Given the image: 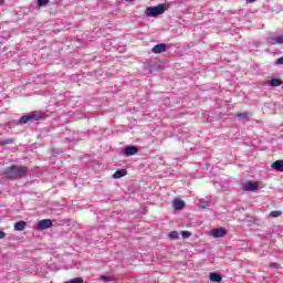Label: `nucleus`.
I'll list each match as a JSON object with an SVG mask.
<instances>
[{
  "mask_svg": "<svg viewBox=\"0 0 283 283\" xmlns=\"http://www.w3.org/2000/svg\"><path fill=\"white\" fill-rule=\"evenodd\" d=\"M259 188L260 186L253 181H247L245 184H243V187H242L243 191H255Z\"/></svg>",
  "mask_w": 283,
  "mask_h": 283,
  "instance_id": "6",
  "label": "nucleus"
},
{
  "mask_svg": "<svg viewBox=\"0 0 283 283\" xmlns=\"http://www.w3.org/2000/svg\"><path fill=\"white\" fill-rule=\"evenodd\" d=\"M268 84L271 87H280V85H282V81L280 78H272L268 82Z\"/></svg>",
  "mask_w": 283,
  "mask_h": 283,
  "instance_id": "13",
  "label": "nucleus"
},
{
  "mask_svg": "<svg viewBox=\"0 0 283 283\" xmlns=\"http://www.w3.org/2000/svg\"><path fill=\"white\" fill-rule=\"evenodd\" d=\"M25 174H28V167L25 166H11L4 171L6 178H10L13 180L18 178H23Z\"/></svg>",
  "mask_w": 283,
  "mask_h": 283,
  "instance_id": "1",
  "label": "nucleus"
},
{
  "mask_svg": "<svg viewBox=\"0 0 283 283\" xmlns=\"http://www.w3.org/2000/svg\"><path fill=\"white\" fill-rule=\"evenodd\" d=\"M169 238H171L172 240H178V232L176 231L170 232Z\"/></svg>",
  "mask_w": 283,
  "mask_h": 283,
  "instance_id": "21",
  "label": "nucleus"
},
{
  "mask_svg": "<svg viewBox=\"0 0 283 283\" xmlns=\"http://www.w3.org/2000/svg\"><path fill=\"white\" fill-rule=\"evenodd\" d=\"M10 142H0V145H8Z\"/></svg>",
  "mask_w": 283,
  "mask_h": 283,
  "instance_id": "28",
  "label": "nucleus"
},
{
  "mask_svg": "<svg viewBox=\"0 0 283 283\" xmlns=\"http://www.w3.org/2000/svg\"><path fill=\"white\" fill-rule=\"evenodd\" d=\"M210 235H212V238H224L227 235V230L224 228H217L211 230Z\"/></svg>",
  "mask_w": 283,
  "mask_h": 283,
  "instance_id": "5",
  "label": "nucleus"
},
{
  "mask_svg": "<svg viewBox=\"0 0 283 283\" xmlns=\"http://www.w3.org/2000/svg\"><path fill=\"white\" fill-rule=\"evenodd\" d=\"M124 154L126 156H136V154H138V148L136 146H128L124 148Z\"/></svg>",
  "mask_w": 283,
  "mask_h": 283,
  "instance_id": "9",
  "label": "nucleus"
},
{
  "mask_svg": "<svg viewBox=\"0 0 283 283\" xmlns=\"http://www.w3.org/2000/svg\"><path fill=\"white\" fill-rule=\"evenodd\" d=\"M269 43H271V45H282V43H283V34L271 36L269 39Z\"/></svg>",
  "mask_w": 283,
  "mask_h": 283,
  "instance_id": "8",
  "label": "nucleus"
},
{
  "mask_svg": "<svg viewBox=\"0 0 283 283\" xmlns=\"http://www.w3.org/2000/svg\"><path fill=\"white\" fill-rule=\"evenodd\" d=\"M2 238H6V232L0 231V240H2Z\"/></svg>",
  "mask_w": 283,
  "mask_h": 283,
  "instance_id": "26",
  "label": "nucleus"
},
{
  "mask_svg": "<svg viewBox=\"0 0 283 283\" xmlns=\"http://www.w3.org/2000/svg\"><path fill=\"white\" fill-rule=\"evenodd\" d=\"M163 52H167V44L159 43L153 48V54H163Z\"/></svg>",
  "mask_w": 283,
  "mask_h": 283,
  "instance_id": "7",
  "label": "nucleus"
},
{
  "mask_svg": "<svg viewBox=\"0 0 283 283\" xmlns=\"http://www.w3.org/2000/svg\"><path fill=\"white\" fill-rule=\"evenodd\" d=\"M52 227V220L50 219H43L38 222V229L40 231H45L46 229H50Z\"/></svg>",
  "mask_w": 283,
  "mask_h": 283,
  "instance_id": "4",
  "label": "nucleus"
},
{
  "mask_svg": "<svg viewBox=\"0 0 283 283\" xmlns=\"http://www.w3.org/2000/svg\"><path fill=\"white\" fill-rule=\"evenodd\" d=\"M4 0H0V6L3 3Z\"/></svg>",
  "mask_w": 283,
  "mask_h": 283,
  "instance_id": "29",
  "label": "nucleus"
},
{
  "mask_svg": "<svg viewBox=\"0 0 283 283\" xmlns=\"http://www.w3.org/2000/svg\"><path fill=\"white\" fill-rule=\"evenodd\" d=\"M182 238H191V233L187 232V231H184L182 232Z\"/></svg>",
  "mask_w": 283,
  "mask_h": 283,
  "instance_id": "23",
  "label": "nucleus"
},
{
  "mask_svg": "<svg viewBox=\"0 0 283 283\" xmlns=\"http://www.w3.org/2000/svg\"><path fill=\"white\" fill-rule=\"evenodd\" d=\"M210 282H222V276L216 272L210 273Z\"/></svg>",
  "mask_w": 283,
  "mask_h": 283,
  "instance_id": "12",
  "label": "nucleus"
},
{
  "mask_svg": "<svg viewBox=\"0 0 283 283\" xmlns=\"http://www.w3.org/2000/svg\"><path fill=\"white\" fill-rule=\"evenodd\" d=\"M101 280L102 282H105V283H116V280L114 279V276H101Z\"/></svg>",
  "mask_w": 283,
  "mask_h": 283,
  "instance_id": "16",
  "label": "nucleus"
},
{
  "mask_svg": "<svg viewBox=\"0 0 283 283\" xmlns=\"http://www.w3.org/2000/svg\"><path fill=\"white\" fill-rule=\"evenodd\" d=\"M167 10H169V4L166 3H161L158 4L157 7H148L145 10V14L146 17H160V14H165V12H167Z\"/></svg>",
  "mask_w": 283,
  "mask_h": 283,
  "instance_id": "2",
  "label": "nucleus"
},
{
  "mask_svg": "<svg viewBox=\"0 0 283 283\" xmlns=\"http://www.w3.org/2000/svg\"><path fill=\"white\" fill-rule=\"evenodd\" d=\"M25 229V221H20L14 224V231H23Z\"/></svg>",
  "mask_w": 283,
  "mask_h": 283,
  "instance_id": "15",
  "label": "nucleus"
},
{
  "mask_svg": "<svg viewBox=\"0 0 283 283\" xmlns=\"http://www.w3.org/2000/svg\"><path fill=\"white\" fill-rule=\"evenodd\" d=\"M272 169H275V171H283V161L276 160L271 165Z\"/></svg>",
  "mask_w": 283,
  "mask_h": 283,
  "instance_id": "11",
  "label": "nucleus"
},
{
  "mask_svg": "<svg viewBox=\"0 0 283 283\" xmlns=\"http://www.w3.org/2000/svg\"><path fill=\"white\" fill-rule=\"evenodd\" d=\"M247 3H255L256 0H245Z\"/></svg>",
  "mask_w": 283,
  "mask_h": 283,
  "instance_id": "27",
  "label": "nucleus"
},
{
  "mask_svg": "<svg viewBox=\"0 0 283 283\" xmlns=\"http://www.w3.org/2000/svg\"><path fill=\"white\" fill-rule=\"evenodd\" d=\"M41 118H43V113L39 112V111H33L27 115H23L20 119H19V125H25L28 123H34L36 120H41Z\"/></svg>",
  "mask_w": 283,
  "mask_h": 283,
  "instance_id": "3",
  "label": "nucleus"
},
{
  "mask_svg": "<svg viewBox=\"0 0 283 283\" xmlns=\"http://www.w3.org/2000/svg\"><path fill=\"white\" fill-rule=\"evenodd\" d=\"M124 176H127V170L120 169L115 171V174L113 175V178L118 179V178H123Z\"/></svg>",
  "mask_w": 283,
  "mask_h": 283,
  "instance_id": "14",
  "label": "nucleus"
},
{
  "mask_svg": "<svg viewBox=\"0 0 283 283\" xmlns=\"http://www.w3.org/2000/svg\"><path fill=\"white\" fill-rule=\"evenodd\" d=\"M172 205H174V209L176 211H180V210L185 209V201H182L180 199H175Z\"/></svg>",
  "mask_w": 283,
  "mask_h": 283,
  "instance_id": "10",
  "label": "nucleus"
},
{
  "mask_svg": "<svg viewBox=\"0 0 283 283\" xmlns=\"http://www.w3.org/2000/svg\"><path fill=\"white\" fill-rule=\"evenodd\" d=\"M200 207H201L202 209H207V207H209V203H208L207 201H201V202H200Z\"/></svg>",
  "mask_w": 283,
  "mask_h": 283,
  "instance_id": "22",
  "label": "nucleus"
},
{
  "mask_svg": "<svg viewBox=\"0 0 283 283\" xmlns=\"http://www.w3.org/2000/svg\"><path fill=\"white\" fill-rule=\"evenodd\" d=\"M50 3V0H38L39 8H43L44 6H48Z\"/></svg>",
  "mask_w": 283,
  "mask_h": 283,
  "instance_id": "19",
  "label": "nucleus"
},
{
  "mask_svg": "<svg viewBox=\"0 0 283 283\" xmlns=\"http://www.w3.org/2000/svg\"><path fill=\"white\" fill-rule=\"evenodd\" d=\"M272 218H280V216H282V211L280 210H275L271 212Z\"/></svg>",
  "mask_w": 283,
  "mask_h": 283,
  "instance_id": "20",
  "label": "nucleus"
},
{
  "mask_svg": "<svg viewBox=\"0 0 283 283\" xmlns=\"http://www.w3.org/2000/svg\"><path fill=\"white\" fill-rule=\"evenodd\" d=\"M237 118H242L243 120H249V118H251V114H249V113H238Z\"/></svg>",
  "mask_w": 283,
  "mask_h": 283,
  "instance_id": "17",
  "label": "nucleus"
},
{
  "mask_svg": "<svg viewBox=\"0 0 283 283\" xmlns=\"http://www.w3.org/2000/svg\"><path fill=\"white\" fill-rule=\"evenodd\" d=\"M270 266H271V269H277L280 266V264L274 262V263H271Z\"/></svg>",
  "mask_w": 283,
  "mask_h": 283,
  "instance_id": "24",
  "label": "nucleus"
},
{
  "mask_svg": "<svg viewBox=\"0 0 283 283\" xmlns=\"http://www.w3.org/2000/svg\"><path fill=\"white\" fill-rule=\"evenodd\" d=\"M277 65H283V56L276 60Z\"/></svg>",
  "mask_w": 283,
  "mask_h": 283,
  "instance_id": "25",
  "label": "nucleus"
},
{
  "mask_svg": "<svg viewBox=\"0 0 283 283\" xmlns=\"http://www.w3.org/2000/svg\"><path fill=\"white\" fill-rule=\"evenodd\" d=\"M64 283H83V277H75Z\"/></svg>",
  "mask_w": 283,
  "mask_h": 283,
  "instance_id": "18",
  "label": "nucleus"
}]
</instances>
